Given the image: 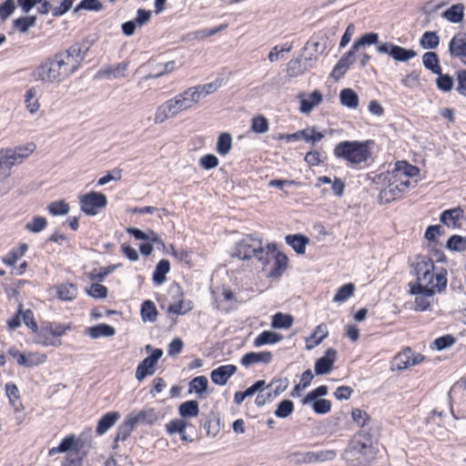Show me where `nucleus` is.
Returning <instances> with one entry per match:
<instances>
[{
	"mask_svg": "<svg viewBox=\"0 0 466 466\" xmlns=\"http://www.w3.org/2000/svg\"><path fill=\"white\" fill-rule=\"evenodd\" d=\"M411 274L416 277L415 282L409 284L411 295L434 296L436 292L441 293L447 287V270L434 274V262L426 256H417L416 261L411 265Z\"/></svg>",
	"mask_w": 466,
	"mask_h": 466,
	"instance_id": "1",
	"label": "nucleus"
},
{
	"mask_svg": "<svg viewBox=\"0 0 466 466\" xmlns=\"http://www.w3.org/2000/svg\"><path fill=\"white\" fill-rule=\"evenodd\" d=\"M379 435L372 428L357 431L341 453L348 466H370L379 453Z\"/></svg>",
	"mask_w": 466,
	"mask_h": 466,
	"instance_id": "2",
	"label": "nucleus"
},
{
	"mask_svg": "<svg viewBox=\"0 0 466 466\" xmlns=\"http://www.w3.org/2000/svg\"><path fill=\"white\" fill-rule=\"evenodd\" d=\"M203 91L204 86L198 85L189 87L167 100L157 106L154 115V122L156 124H161L168 118L175 117L182 111L191 108L200 100Z\"/></svg>",
	"mask_w": 466,
	"mask_h": 466,
	"instance_id": "3",
	"label": "nucleus"
},
{
	"mask_svg": "<svg viewBox=\"0 0 466 466\" xmlns=\"http://www.w3.org/2000/svg\"><path fill=\"white\" fill-rule=\"evenodd\" d=\"M58 52L46 57L33 71L35 81L46 84H60L75 73L74 65L66 62Z\"/></svg>",
	"mask_w": 466,
	"mask_h": 466,
	"instance_id": "4",
	"label": "nucleus"
},
{
	"mask_svg": "<svg viewBox=\"0 0 466 466\" xmlns=\"http://www.w3.org/2000/svg\"><path fill=\"white\" fill-rule=\"evenodd\" d=\"M374 141L368 139L365 141H341L338 143L333 155L338 159H342L351 167H361V164L367 163L371 157L370 147Z\"/></svg>",
	"mask_w": 466,
	"mask_h": 466,
	"instance_id": "5",
	"label": "nucleus"
},
{
	"mask_svg": "<svg viewBox=\"0 0 466 466\" xmlns=\"http://www.w3.org/2000/svg\"><path fill=\"white\" fill-rule=\"evenodd\" d=\"M378 42L379 35L377 33L371 32L361 35L353 43L351 48L339 58L330 76L335 80H339L344 76L350 66L355 63L357 53L362 50L366 46L374 45Z\"/></svg>",
	"mask_w": 466,
	"mask_h": 466,
	"instance_id": "6",
	"label": "nucleus"
},
{
	"mask_svg": "<svg viewBox=\"0 0 466 466\" xmlns=\"http://www.w3.org/2000/svg\"><path fill=\"white\" fill-rule=\"evenodd\" d=\"M268 252H265L260 238L248 235L236 244L234 255L240 259L257 258L259 261H268Z\"/></svg>",
	"mask_w": 466,
	"mask_h": 466,
	"instance_id": "7",
	"label": "nucleus"
},
{
	"mask_svg": "<svg viewBox=\"0 0 466 466\" xmlns=\"http://www.w3.org/2000/svg\"><path fill=\"white\" fill-rule=\"evenodd\" d=\"M34 143L14 148L0 149V170H10L14 166L24 162L35 149Z\"/></svg>",
	"mask_w": 466,
	"mask_h": 466,
	"instance_id": "8",
	"label": "nucleus"
},
{
	"mask_svg": "<svg viewBox=\"0 0 466 466\" xmlns=\"http://www.w3.org/2000/svg\"><path fill=\"white\" fill-rule=\"evenodd\" d=\"M80 209L87 216H96L107 205V198L105 194L91 191L79 198Z\"/></svg>",
	"mask_w": 466,
	"mask_h": 466,
	"instance_id": "9",
	"label": "nucleus"
},
{
	"mask_svg": "<svg viewBox=\"0 0 466 466\" xmlns=\"http://www.w3.org/2000/svg\"><path fill=\"white\" fill-rule=\"evenodd\" d=\"M145 349L147 352L151 351V354L146 357L137 367L135 376L138 381L155 373L157 361L163 355L162 350H153L150 345H147Z\"/></svg>",
	"mask_w": 466,
	"mask_h": 466,
	"instance_id": "10",
	"label": "nucleus"
},
{
	"mask_svg": "<svg viewBox=\"0 0 466 466\" xmlns=\"http://www.w3.org/2000/svg\"><path fill=\"white\" fill-rule=\"evenodd\" d=\"M8 354L16 360L18 365L32 368L46 361V356L45 354L28 352L22 353L16 348L12 347L8 350Z\"/></svg>",
	"mask_w": 466,
	"mask_h": 466,
	"instance_id": "11",
	"label": "nucleus"
},
{
	"mask_svg": "<svg viewBox=\"0 0 466 466\" xmlns=\"http://www.w3.org/2000/svg\"><path fill=\"white\" fill-rule=\"evenodd\" d=\"M88 51L87 46H84L83 44L80 43H75L72 46H70L67 49L59 51L58 53L60 55H63V58L69 62V64L75 66V72L78 69L80 66L82 61L85 59L86 54Z\"/></svg>",
	"mask_w": 466,
	"mask_h": 466,
	"instance_id": "12",
	"label": "nucleus"
},
{
	"mask_svg": "<svg viewBox=\"0 0 466 466\" xmlns=\"http://www.w3.org/2000/svg\"><path fill=\"white\" fill-rule=\"evenodd\" d=\"M58 450L67 454L87 453L85 441L81 438L76 437L74 434L64 438L58 445Z\"/></svg>",
	"mask_w": 466,
	"mask_h": 466,
	"instance_id": "13",
	"label": "nucleus"
},
{
	"mask_svg": "<svg viewBox=\"0 0 466 466\" xmlns=\"http://www.w3.org/2000/svg\"><path fill=\"white\" fill-rule=\"evenodd\" d=\"M127 418L135 428L137 425H153L158 420V416L153 408H145L137 413H130Z\"/></svg>",
	"mask_w": 466,
	"mask_h": 466,
	"instance_id": "14",
	"label": "nucleus"
},
{
	"mask_svg": "<svg viewBox=\"0 0 466 466\" xmlns=\"http://www.w3.org/2000/svg\"><path fill=\"white\" fill-rule=\"evenodd\" d=\"M337 350L329 348L326 350L325 355L318 359L315 362L316 375H325L329 373L333 369V364L336 361Z\"/></svg>",
	"mask_w": 466,
	"mask_h": 466,
	"instance_id": "15",
	"label": "nucleus"
},
{
	"mask_svg": "<svg viewBox=\"0 0 466 466\" xmlns=\"http://www.w3.org/2000/svg\"><path fill=\"white\" fill-rule=\"evenodd\" d=\"M337 456V451L334 450H324L319 451H307L301 454V461L303 463L323 462L333 461Z\"/></svg>",
	"mask_w": 466,
	"mask_h": 466,
	"instance_id": "16",
	"label": "nucleus"
},
{
	"mask_svg": "<svg viewBox=\"0 0 466 466\" xmlns=\"http://www.w3.org/2000/svg\"><path fill=\"white\" fill-rule=\"evenodd\" d=\"M237 371V367L232 364L222 365L213 370L210 379L216 385H225L228 379Z\"/></svg>",
	"mask_w": 466,
	"mask_h": 466,
	"instance_id": "17",
	"label": "nucleus"
},
{
	"mask_svg": "<svg viewBox=\"0 0 466 466\" xmlns=\"http://www.w3.org/2000/svg\"><path fill=\"white\" fill-rule=\"evenodd\" d=\"M449 53L461 60L466 58V34L455 35L449 43Z\"/></svg>",
	"mask_w": 466,
	"mask_h": 466,
	"instance_id": "18",
	"label": "nucleus"
},
{
	"mask_svg": "<svg viewBox=\"0 0 466 466\" xmlns=\"http://www.w3.org/2000/svg\"><path fill=\"white\" fill-rule=\"evenodd\" d=\"M273 356L270 351L248 352L240 360V363L244 367H249L256 363L268 364L272 361Z\"/></svg>",
	"mask_w": 466,
	"mask_h": 466,
	"instance_id": "19",
	"label": "nucleus"
},
{
	"mask_svg": "<svg viewBox=\"0 0 466 466\" xmlns=\"http://www.w3.org/2000/svg\"><path fill=\"white\" fill-rule=\"evenodd\" d=\"M392 173L395 177H398V179H400V177L410 178L418 176L420 169L416 166L410 165L407 161L402 160L397 161Z\"/></svg>",
	"mask_w": 466,
	"mask_h": 466,
	"instance_id": "20",
	"label": "nucleus"
},
{
	"mask_svg": "<svg viewBox=\"0 0 466 466\" xmlns=\"http://www.w3.org/2000/svg\"><path fill=\"white\" fill-rule=\"evenodd\" d=\"M462 214L463 210L461 208L447 209L441 214L440 220L448 228H457L461 226L459 220Z\"/></svg>",
	"mask_w": 466,
	"mask_h": 466,
	"instance_id": "21",
	"label": "nucleus"
},
{
	"mask_svg": "<svg viewBox=\"0 0 466 466\" xmlns=\"http://www.w3.org/2000/svg\"><path fill=\"white\" fill-rule=\"evenodd\" d=\"M285 240L299 255L305 253L306 246L309 242V238L302 234L287 235Z\"/></svg>",
	"mask_w": 466,
	"mask_h": 466,
	"instance_id": "22",
	"label": "nucleus"
},
{
	"mask_svg": "<svg viewBox=\"0 0 466 466\" xmlns=\"http://www.w3.org/2000/svg\"><path fill=\"white\" fill-rule=\"evenodd\" d=\"M174 65H175L174 61H169L167 63H158L156 65L149 63L147 66H152V70L147 75H146L144 76V79L148 80V79L158 78V77L173 71Z\"/></svg>",
	"mask_w": 466,
	"mask_h": 466,
	"instance_id": "23",
	"label": "nucleus"
},
{
	"mask_svg": "<svg viewBox=\"0 0 466 466\" xmlns=\"http://www.w3.org/2000/svg\"><path fill=\"white\" fill-rule=\"evenodd\" d=\"M86 334L88 335L92 339H98L101 337H112L116 334V329L114 327L101 323L96 326L87 328L86 329Z\"/></svg>",
	"mask_w": 466,
	"mask_h": 466,
	"instance_id": "24",
	"label": "nucleus"
},
{
	"mask_svg": "<svg viewBox=\"0 0 466 466\" xmlns=\"http://www.w3.org/2000/svg\"><path fill=\"white\" fill-rule=\"evenodd\" d=\"M120 418V414L117 411H110L102 416L98 420L96 426V433L103 435L106 433Z\"/></svg>",
	"mask_w": 466,
	"mask_h": 466,
	"instance_id": "25",
	"label": "nucleus"
},
{
	"mask_svg": "<svg viewBox=\"0 0 466 466\" xmlns=\"http://www.w3.org/2000/svg\"><path fill=\"white\" fill-rule=\"evenodd\" d=\"M321 101L322 94L319 90H314L308 98L301 97L299 109L302 113H309Z\"/></svg>",
	"mask_w": 466,
	"mask_h": 466,
	"instance_id": "26",
	"label": "nucleus"
},
{
	"mask_svg": "<svg viewBox=\"0 0 466 466\" xmlns=\"http://www.w3.org/2000/svg\"><path fill=\"white\" fill-rule=\"evenodd\" d=\"M329 332L327 329V326L325 324L318 325L314 332L311 334L310 338L307 339V350H312L319 344L322 342V340L328 336Z\"/></svg>",
	"mask_w": 466,
	"mask_h": 466,
	"instance_id": "27",
	"label": "nucleus"
},
{
	"mask_svg": "<svg viewBox=\"0 0 466 466\" xmlns=\"http://www.w3.org/2000/svg\"><path fill=\"white\" fill-rule=\"evenodd\" d=\"M283 339V336L271 330L261 332L254 340L255 347H261L267 344H275Z\"/></svg>",
	"mask_w": 466,
	"mask_h": 466,
	"instance_id": "28",
	"label": "nucleus"
},
{
	"mask_svg": "<svg viewBox=\"0 0 466 466\" xmlns=\"http://www.w3.org/2000/svg\"><path fill=\"white\" fill-rule=\"evenodd\" d=\"M288 257L280 252H278L275 256L274 263L268 273L270 278H279L287 269L288 267Z\"/></svg>",
	"mask_w": 466,
	"mask_h": 466,
	"instance_id": "29",
	"label": "nucleus"
},
{
	"mask_svg": "<svg viewBox=\"0 0 466 466\" xmlns=\"http://www.w3.org/2000/svg\"><path fill=\"white\" fill-rule=\"evenodd\" d=\"M57 298L64 301H71L77 296V287L73 283L61 284L56 287Z\"/></svg>",
	"mask_w": 466,
	"mask_h": 466,
	"instance_id": "30",
	"label": "nucleus"
},
{
	"mask_svg": "<svg viewBox=\"0 0 466 466\" xmlns=\"http://www.w3.org/2000/svg\"><path fill=\"white\" fill-rule=\"evenodd\" d=\"M44 332H47L53 337H61L66 333L67 330L72 329L71 324H62L56 322L46 321L42 323Z\"/></svg>",
	"mask_w": 466,
	"mask_h": 466,
	"instance_id": "31",
	"label": "nucleus"
},
{
	"mask_svg": "<svg viewBox=\"0 0 466 466\" xmlns=\"http://www.w3.org/2000/svg\"><path fill=\"white\" fill-rule=\"evenodd\" d=\"M170 270V263L167 259H161L156 266L153 273V281L157 285L164 283L167 279L166 275Z\"/></svg>",
	"mask_w": 466,
	"mask_h": 466,
	"instance_id": "32",
	"label": "nucleus"
},
{
	"mask_svg": "<svg viewBox=\"0 0 466 466\" xmlns=\"http://www.w3.org/2000/svg\"><path fill=\"white\" fill-rule=\"evenodd\" d=\"M187 422L181 419L172 420L166 425L167 431L169 434L178 433L182 441H192V439H188L186 435Z\"/></svg>",
	"mask_w": 466,
	"mask_h": 466,
	"instance_id": "33",
	"label": "nucleus"
},
{
	"mask_svg": "<svg viewBox=\"0 0 466 466\" xmlns=\"http://www.w3.org/2000/svg\"><path fill=\"white\" fill-rule=\"evenodd\" d=\"M442 15L451 23H460L464 17V5L462 4L452 5Z\"/></svg>",
	"mask_w": 466,
	"mask_h": 466,
	"instance_id": "34",
	"label": "nucleus"
},
{
	"mask_svg": "<svg viewBox=\"0 0 466 466\" xmlns=\"http://www.w3.org/2000/svg\"><path fill=\"white\" fill-rule=\"evenodd\" d=\"M339 101L349 108H356L359 106V96L351 88H344L340 91Z\"/></svg>",
	"mask_w": 466,
	"mask_h": 466,
	"instance_id": "35",
	"label": "nucleus"
},
{
	"mask_svg": "<svg viewBox=\"0 0 466 466\" xmlns=\"http://www.w3.org/2000/svg\"><path fill=\"white\" fill-rule=\"evenodd\" d=\"M141 319L144 322H154L157 320V309L151 300H145L140 309Z\"/></svg>",
	"mask_w": 466,
	"mask_h": 466,
	"instance_id": "36",
	"label": "nucleus"
},
{
	"mask_svg": "<svg viewBox=\"0 0 466 466\" xmlns=\"http://www.w3.org/2000/svg\"><path fill=\"white\" fill-rule=\"evenodd\" d=\"M422 64L426 69L433 74L440 73V70H441L439 56L435 52H426L422 56Z\"/></svg>",
	"mask_w": 466,
	"mask_h": 466,
	"instance_id": "37",
	"label": "nucleus"
},
{
	"mask_svg": "<svg viewBox=\"0 0 466 466\" xmlns=\"http://www.w3.org/2000/svg\"><path fill=\"white\" fill-rule=\"evenodd\" d=\"M417 53L412 49H407L405 47L396 46L390 50V56L395 61L407 62L408 60L415 57Z\"/></svg>",
	"mask_w": 466,
	"mask_h": 466,
	"instance_id": "38",
	"label": "nucleus"
},
{
	"mask_svg": "<svg viewBox=\"0 0 466 466\" xmlns=\"http://www.w3.org/2000/svg\"><path fill=\"white\" fill-rule=\"evenodd\" d=\"M232 148V137L228 132H223L218 136L216 150L220 156L228 155Z\"/></svg>",
	"mask_w": 466,
	"mask_h": 466,
	"instance_id": "39",
	"label": "nucleus"
},
{
	"mask_svg": "<svg viewBox=\"0 0 466 466\" xmlns=\"http://www.w3.org/2000/svg\"><path fill=\"white\" fill-rule=\"evenodd\" d=\"M293 322L294 318L290 314L278 312L272 316L271 326L274 329H289Z\"/></svg>",
	"mask_w": 466,
	"mask_h": 466,
	"instance_id": "40",
	"label": "nucleus"
},
{
	"mask_svg": "<svg viewBox=\"0 0 466 466\" xmlns=\"http://www.w3.org/2000/svg\"><path fill=\"white\" fill-rule=\"evenodd\" d=\"M199 412L198 402L197 400H187L181 403L178 407V413L182 418L196 417Z\"/></svg>",
	"mask_w": 466,
	"mask_h": 466,
	"instance_id": "41",
	"label": "nucleus"
},
{
	"mask_svg": "<svg viewBox=\"0 0 466 466\" xmlns=\"http://www.w3.org/2000/svg\"><path fill=\"white\" fill-rule=\"evenodd\" d=\"M37 17L35 15H25L21 16L13 21V25L20 33H26L30 27H33L36 24Z\"/></svg>",
	"mask_w": 466,
	"mask_h": 466,
	"instance_id": "42",
	"label": "nucleus"
},
{
	"mask_svg": "<svg viewBox=\"0 0 466 466\" xmlns=\"http://www.w3.org/2000/svg\"><path fill=\"white\" fill-rule=\"evenodd\" d=\"M446 248L454 252H462L466 250V237L460 235L451 236L447 242Z\"/></svg>",
	"mask_w": 466,
	"mask_h": 466,
	"instance_id": "43",
	"label": "nucleus"
},
{
	"mask_svg": "<svg viewBox=\"0 0 466 466\" xmlns=\"http://www.w3.org/2000/svg\"><path fill=\"white\" fill-rule=\"evenodd\" d=\"M439 43H440V37H439L437 32H433V31L424 32L420 40V45L424 49H434L439 46Z\"/></svg>",
	"mask_w": 466,
	"mask_h": 466,
	"instance_id": "44",
	"label": "nucleus"
},
{
	"mask_svg": "<svg viewBox=\"0 0 466 466\" xmlns=\"http://www.w3.org/2000/svg\"><path fill=\"white\" fill-rule=\"evenodd\" d=\"M127 62L118 63L114 66L100 70L97 75L103 76H113L115 78H118L125 76V72L127 69Z\"/></svg>",
	"mask_w": 466,
	"mask_h": 466,
	"instance_id": "45",
	"label": "nucleus"
},
{
	"mask_svg": "<svg viewBox=\"0 0 466 466\" xmlns=\"http://www.w3.org/2000/svg\"><path fill=\"white\" fill-rule=\"evenodd\" d=\"M294 411V403L290 400H283L278 405L274 410V415L279 419L288 418Z\"/></svg>",
	"mask_w": 466,
	"mask_h": 466,
	"instance_id": "46",
	"label": "nucleus"
},
{
	"mask_svg": "<svg viewBox=\"0 0 466 466\" xmlns=\"http://www.w3.org/2000/svg\"><path fill=\"white\" fill-rule=\"evenodd\" d=\"M403 191L398 187V184H390L387 188H384L380 193V198L384 199L385 202L389 203L399 198Z\"/></svg>",
	"mask_w": 466,
	"mask_h": 466,
	"instance_id": "47",
	"label": "nucleus"
},
{
	"mask_svg": "<svg viewBox=\"0 0 466 466\" xmlns=\"http://www.w3.org/2000/svg\"><path fill=\"white\" fill-rule=\"evenodd\" d=\"M25 104L30 114H35L39 109L40 105L36 98V90L35 87H31L25 92Z\"/></svg>",
	"mask_w": 466,
	"mask_h": 466,
	"instance_id": "48",
	"label": "nucleus"
},
{
	"mask_svg": "<svg viewBox=\"0 0 466 466\" xmlns=\"http://www.w3.org/2000/svg\"><path fill=\"white\" fill-rule=\"evenodd\" d=\"M355 291V286L353 283H347L339 288L336 292L333 301L342 303L345 302L349 298H350Z\"/></svg>",
	"mask_w": 466,
	"mask_h": 466,
	"instance_id": "49",
	"label": "nucleus"
},
{
	"mask_svg": "<svg viewBox=\"0 0 466 466\" xmlns=\"http://www.w3.org/2000/svg\"><path fill=\"white\" fill-rule=\"evenodd\" d=\"M436 75H438L436 79L438 89L445 93L451 91L454 86L453 78L448 74H442L441 70Z\"/></svg>",
	"mask_w": 466,
	"mask_h": 466,
	"instance_id": "50",
	"label": "nucleus"
},
{
	"mask_svg": "<svg viewBox=\"0 0 466 466\" xmlns=\"http://www.w3.org/2000/svg\"><path fill=\"white\" fill-rule=\"evenodd\" d=\"M47 210L52 216H62L68 214L70 207L68 203L61 199L51 202L47 206Z\"/></svg>",
	"mask_w": 466,
	"mask_h": 466,
	"instance_id": "51",
	"label": "nucleus"
},
{
	"mask_svg": "<svg viewBox=\"0 0 466 466\" xmlns=\"http://www.w3.org/2000/svg\"><path fill=\"white\" fill-rule=\"evenodd\" d=\"M134 429L135 427L133 426L129 419L127 417L126 420L121 423V425L117 429L115 437V442L127 440L130 436Z\"/></svg>",
	"mask_w": 466,
	"mask_h": 466,
	"instance_id": "52",
	"label": "nucleus"
},
{
	"mask_svg": "<svg viewBox=\"0 0 466 466\" xmlns=\"http://www.w3.org/2000/svg\"><path fill=\"white\" fill-rule=\"evenodd\" d=\"M103 7L104 5L99 0H81L74 9V13L76 14L80 10L100 11Z\"/></svg>",
	"mask_w": 466,
	"mask_h": 466,
	"instance_id": "53",
	"label": "nucleus"
},
{
	"mask_svg": "<svg viewBox=\"0 0 466 466\" xmlns=\"http://www.w3.org/2000/svg\"><path fill=\"white\" fill-rule=\"evenodd\" d=\"M47 226V220L44 217H34L30 222L25 225V229L32 233H39Z\"/></svg>",
	"mask_w": 466,
	"mask_h": 466,
	"instance_id": "54",
	"label": "nucleus"
},
{
	"mask_svg": "<svg viewBox=\"0 0 466 466\" xmlns=\"http://www.w3.org/2000/svg\"><path fill=\"white\" fill-rule=\"evenodd\" d=\"M306 70V67L302 65L301 59L296 58L291 59L288 63L287 66V74L290 77H297L300 75H302Z\"/></svg>",
	"mask_w": 466,
	"mask_h": 466,
	"instance_id": "55",
	"label": "nucleus"
},
{
	"mask_svg": "<svg viewBox=\"0 0 466 466\" xmlns=\"http://www.w3.org/2000/svg\"><path fill=\"white\" fill-rule=\"evenodd\" d=\"M251 130L257 134H263L268 130V121L262 116H257L252 118Z\"/></svg>",
	"mask_w": 466,
	"mask_h": 466,
	"instance_id": "56",
	"label": "nucleus"
},
{
	"mask_svg": "<svg viewBox=\"0 0 466 466\" xmlns=\"http://www.w3.org/2000/svg\"><path fill=\"white\" fill-rule=\"evenodd\" d=\"M309 403H312V409L317 414H327L331 410V402L326 399H316V400H311Z\"/></svg>",
	"mask_w": 466,
	"mask_h": 466,
	"instance_id": "57",
	"label": "nucleus"
},
{
	"mask_svg": "<svg viewBox=\"0 0 466 466\" xmlns=\"http://www.w3.org/2000/svg\"><path fill=\"white\" fill-rule=\"evenodd\" d=\"M328 394V387L326 385H321L310 392H309L301 400L302 404H308L311 400H316V399H321V397Z\"/></svg>",
	"mask_w": 466,
	"mask_h": 466,
	"instance_id": "58",
	"label": "nucleus"
},
{
	"mask_svg": "<svg viewBox=\"0 0 466 466\" xmlns=\"http://www.w3.org/2000/svg\"><path fill=\"white\" fill-rule=\"evenodd\" d=\"M351 417L352 420L360 426V430H363L364 428H370L368 426V421L370 418L366 411L360 409H353L351 411Z\"/></svg>",
	"mask_w": 466,
	"mask_h": 466,
	"instance_id": "59",
	"label": "nucleus"
},
{
	"mask_svg": "<svg viewBox=\"0 0 466 466\" xmlns=\"http://www.w3.org/2000/svg\"><path fill=\"white\" fill-rule=\"evenodd\" d=\"M455 342H456L455 337L451 334H447V335L441 336L440 338H437L433 341V344L438 350H443L452 346Z\"/></svg>",
	"mask_w": 466,
	"mask_h": 466,
	"instance_id": "60",
	"label": "nucleus"
},
{
	"mask_svg": "<svg viewBox=\"0 0 466 466\" xmlns=\"http://www.w3.org/2000/svg\"><path fill=\"white\" fill-rule=\"evenodd\" d=\"M303 131H305V136L303 137V139L306 142L311 143L312 145H315L317 142L320 141L325 137V134L323 132L316 131V128L314 127L303 129Z\"/></svg>",
	"mask_w": 466,
	"mask_h": 466,
	"instance_id": "61",
	"label": "nucleus"
},
{
	"mask_svg": "<svg viewBox=\"0 0 466 466\" xmlns=\"http://www.w3.org/2000/svg\"><path fill=\"white\" fill-rule=\"evenodd\" d=\"M226 84V79L222 75H217L214 79L206 83V95L213 94Z\"/></svg>",
	"mask_w": 466,
	"mask_h": 466,
	"instance_id": "62",
	"label": "nucleus"
},
{
	"mask_svg": "<svg viewBox=\"0 0 466 466\" xmlns=\"http://www.w3.org/2000/svg\"><path fill=\"white\" fill-rule=\"evenodd\" d=\"M16 5L14 0H5L0 5V19L5 21L15 10Z\"/></svg>",
	"mask_w": 466,
	"mask_h": 466,
	"instance_id": "63",
	"label": "nucleus"
},
{
	"mask_svg": "<svg viewBox=\"0 0 466 466\" xmlns=\"http://www.w3.org/2000/svg\"><path fill=\"white\" fill-rule=\"evenodd\" d=\"M457 77V92L466 97V70H458L456 71Z\"/></svg>",
	"mask_w": 466,
	"mask_h": 466,
	"instance_id": "64",
	"label": "nucleus"
}]
</instances>
